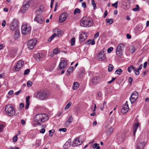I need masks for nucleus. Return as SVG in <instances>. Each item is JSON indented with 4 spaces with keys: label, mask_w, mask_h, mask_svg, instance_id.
Wrapping results in <instances>:
<instances>
[{
    "label": "nucleus",
    "mask_w": 149,
    "mask_h": 149,
    "mask_svg": "<svg viewBox=\"0 0 149 149\" xmlns=\"http://www.w3.org/2000/svg\"><path fill=\"white\" fill-rule=\"evenodd\" d=\"M49 95V94L48 91L42 90L38 91L35 93L33 97L40 100H44Z\"/></svg>",
    "instance_id": "f257e3e1"
},
{
    "label": "nucleus",
    "mask_w": 149,
    "mask_h": 149,
    "mask_svg": "<svg viewBox=\"0 0 149 149\" xmlns=\"http://www.w3.org/2000/svg\"><path fill=\"white\" fill-rule=\"evenodd\" d=\"M49 119L48 115L45 113L38 114L35 116V120L37 122V124L41 125V122H45Z\"/></svg>",
    "instance_id": "f03ea898"
},
{
    "label": "nucleus",
    "mask_w": 149,
    "mask_h": 149,
    "mask_svg": "<svg viewBox=\"0 0 149 149\" xmlns=\"http://www.w3.org/2000/svg\"><path fill=\"white\" fill-rule=\"evenodd\" d=\"M93 22L91 19H90L86 17H83L81 20L80 24L82 27H88L92 26Z\"/></svg>",
    "instance_id": "7ed1b4c3"
},
{
    "label": "nucleus",
    "mask_w": 149,
    "mask_h": 149,
    "mask_svg": "<svg viewBox=\"0 0 149 149\" xmlns=\"http://www.w3.org/2000/svg\"><path fill=\"white\" fill-rule=\"evenodd\" d=\"M5 111L9 116H13L15 113V111L13 106L10 104L6 106Z\"/></svg>",
    "instance_id": "20e7f679"
},
{
    "label": "nucleus",
    "mask_w": 149,
    "mask_h": 149,
    "mask_svg": "<svg viewBox=\"0 0 149 149\" xmlns=\"http://www.w3.org/2000/svg\"><path fill=\"white\" fill-rule=\"evenodd\" d=\"M31 27L26 24L23 25L21 27V32L22 34L26 35L30 32Z\"/></svg>",
    "instance_id": "39448f33"
},
{
    "label": "nucleus",
    "mask_w": 149,
    "mask_h": 149,
    "mask_svg": "<svg viewBox=\"0 0 149 149\" xmlns=\"http://www.w3.org/2000/svg\"><path fill=\"white\" fill-rule=\"evenodd\" d=\"M19 26L18 21L15 19H13L10 24V29L11 31H15Z\"/></svg>",
    "instance_id": "423d86ee"
},
{
    "label": "nucleus",
    "mask_w": 149,
    "mask_h": 149,
    "mask_svg": "<svg viewBox=\"0 0 149 149\" xmlns=\"http://www.w3.org/2000/svg\"><path fill=\"white\" fill-rule=\"evenodd\" d=\"M124 48V46L123 44H120L117 46L116 52L117 55L118 56H121L122 54V52Z\"/></svg>",
    "instance_id": "0eeeda50"
},
{
    "label": "nucleus",
    "mask_w": 149,
    "mask_h": 149,
    "mask_svg": "<svg viewBox=\"0 0 149 149\" xmlns=\"http://www.w3.org/2000/svg\"><path fill=\"white\" fill-rule=\"evenodd\" d=\"M29 4L28 1H25L23 4V6L21 8L20 10L22 13L25 12L26 10H27L29 8Z\"/></svg>",
    "instance_id": "6e6552de"
},
{
    "label": "nucleus",
    "mask_w": 149,
    "mask_h": 149,
    "mask_svg": "<svg viewBox=\"0 0 149 149\" xmlns=\"http://www.w3.org/2000/svg\"><path fill=\"white\" fill-rule=\"evenodd\" d=\"M37 40L36 39L29 40L27 43V46L29 48L33 49L37 43Z\"/></svg>",
    "instance_id": "1a4fd4ad"
},
{
    "label": "nucleus",
    "mask_w": 149,
    "mask_h": 149,
    "mask_svg": "<svg viewBox=\"0 0 149 149\" xmlns=\"http://www.w3.org/2000/svg\"><path fill=\"white\" fill-rule=\"evenodd\" d=\"M138 97V93L134 91L131 94L130 98V100L132 103H134Z\"/></svg>",
    "instance_id": "9d476101"
},
{
    "label": "nucleus",
    "mask_w": 149,
    "mask_h": 149,
    "mask_svg": "<svg viewBox=\"0 0 149 149\" xmlns=\"http://www.w3.org/2000/svg\"><path fill=\"white\" fill-rule=\"evenodd\" d=\"M97 58L99 61H102L106 58L105 54L103 52H100L97 55Z\"/></svg>",
    "instance_id": "9b49d317"
},
{
    "label": "nucleus",
    "mask_w": 149,
    "mask_h": 149,
    "mask_svg": "<svg viewBox=\"0 0 149 149\" xmlns=\"http://www.w3.org/2000/svg\"><path fill=\"white\" fill-rule=\"evenodd\" d=\"M67 15L68 14L66 13H64L61 14L59 16V22L61 23L64 21L66 19Z\"/></svg>",
    "instance_id": "f8f14e48"
},
{
    "label": "nucleus",
    "mask_w": 149,
    "mask_h": 149,
    "mask_svg": "<svg viewBox=\"0 0 149 149\" xmlns=\"http://www.w3.org/2000/svg\"><path fill=\"white\" fill-rule=\"evenodd\" d=\"M24 63V62L20 60L19 61L16 66L15 67V70L16 71H19L22 67Z\"/></svg>",
    "instance_id": "ddd939ff"
},
{
    "label": "nucleus",
    "mask_w": 149,
    "mask_h": 149,
    "mask_svg": "<svg viewBox=\"0 0 149 149\" xmlns=\"http://www.w3.org/2000/svg\"><path fill=\"white\" fill-rule=\"evenodd\" d=\"M79 138H77L75 139L72 144V146L74 147L80 145L82 144V142L80 140Z\"/></svg>",
    "instance_id": "4468645a"
},
{
    "label": "nucleus",
    "mask_w": 149,
    "mask_h": 149,
    "mask_svg": "<svg viewBox=\"0 0 149 149\" xmlns=\"http://www.w3.org/2000/svg\"><path fill=\"white\" fill-rule=\"evenodd\" d=\"M129 110V107L127 101L126 103L123 106V107L121 110V112L123 113H125L127 112Z\"/></svg>",
    "instance_id": "2eb2a0df"
},
{
    "label": "nucleus",
    "mask_w": 149,
    "mask_h": 149,
    "mask_svg": "<svg viewBox=\"0 0 149 149\" xmlns=\"http://www.w3.org/2000/svg\"><path fill=\"white\" fill-rule=\"evenodd\" d=\"M34 20L38 23L41 24L44 22V19L43 17L40 15H37L35 18Z\"/></svg>",
    "instance_id": "dca6fc26"
},
{
    "label": "nucleus",
    "mask_w": 149,
    "mask_h": 149,
    "mask_svg": "<svg viewBox=\"0 0 149 149\" xmlns=\"http://www.w3.org/2000/svg\"><path fill=\"white\" fill-rule=\"evenodd\" d=\"M44 6L43 5H41L39 8L36 11V13L37 15H40L41 14L44 10Z\"/></svg>",
    "instance_id": "f3484780"
},
{
    "label": "nucleus",
    "mask_w": 149,
    "mask_h": 149,
    "mask_svg": "<svg viewBox=\"0 0 149 149\" xmlns=\"http://www.w3.org/2000/svg\"><path fill=\"white\" fill-rule=\"evenodd\" d=\"M67 65L66 63L65 60H62L60 63L58 67L60 69L64 68Z\"/></svg>",
    "instance_id": "a211bd4d"
},
{
    "label": "nucleus",
    "mask_w": 149,
    "mask_h": 149,
    "mask_svg": "<svg viewBox=\"0 0 149 149\" xmlns=\"http://www.w3.org/2000/svg\"><path fill=\"white\" fill-rule=\"evenodd\" d=\"M86 38V34L84 32H82L79 36L80 41L81 43L84 41Z\"/></svg>",
    "instance_id": "6ab92c4d"
},
{
    "label": "nucleus",
    "mask_w": 149,
    "mask_h": 149,
    "mask_svg": "<svg viewBox=\"0 0 149 149\" xmlns=\"http://www.w3.org/2000/svg\"><path fill=\"white\" fill-rule=\"evenodd\" d=\"M146 143L144 142H139L137 144L136 149H143Z\"/></svg>",
    "instance_id": "aec40b11"
},
{
    "label": "nucleus",
    "mask_w": 149,
    "mask_h": 149,
    "mask_svg": "<svg viewBox=\"0 0 149 149\" xmlns=\"http://www.w3.org/2000/svg\"><path fill=\"white\" fill-rule=\"evenodd\" d=\"M42 54L40 53H37L36 54H34L33 57L37 62H39L40 61L41 56Z\"/></svg>",
    "instance_id": "412c9836"
},
{
    "label": "nucleus",
    "mask_w": 149,
    "mask_h": 149,
    "mask_svg": "<svg viewBox=\"0 0 149 149\" xmlns=\"http://www.w3.org/2000/svg\"><path fill=\"white\" fill-rule=\"evenodd\" d=\"M139 125V124L137 123H136L134 124L133 126V135L134 136H135L136 132L138 128Z\"/></svg>",
    "instance_id": "4be33fe9"
},
{
    "label": "nucleus",
    "mask_w": 149,
    "mask_h": 149,
    "mask_svg": "<svg viewBox=\"0 0 149 149\" xmlns=\"http://www.w3.org/2000/svg\"><path fill=\"white\" fill-rule=\"evenodd\" d=\"M98 77H94L92 79L91 83L93 84H96L98 82Z\"/></svg>",
    "instance_id": "5701e85b"
},
{
    "label": "nucleus",
    "mask_w": 149,
    "mask_h": 149,
    "mask_svg": "<svg viewBox=\"0 0 149 149\" xmlns=\"http://www.w3.org/2000/svg\"><path fill=\"white\" fill-rule=\"evenodd\" d=\"M8 54L11 57L13 58L15 56L16 52L15 50H10L8 52Z\"/></svg>",
    "instance_id": "b1692460"
},
{
    "label": "nucleus",
    "mask_w": 149,
    "mask_h": 149,
    "mask_svg": "<svg viewBox=\"0 0 149 149\" xmlns=\"http://www.w3.org/2000/svg\"><path fill=\"white\" fill-rule=\"evenodd\" d=\"M73 69L74 67L73 66H72L69 68L67 70V72L66 73V74L67 76L69 75L70 74L73 72Z\"/></svg>",
    "instance_id": "393cba45"
},
{
    "label": "nucleus",
    "mask_w": 149,
    "mask_h": 149,
    "mask_svg": "<svg viewBox=\"0 0 149 149\" xmlns=\"http://www.w3.org/2000/svg\"><path fill=\"white\" fill-rule=\"evenodd\" d=\"M30 97L29 96L26 97V105L25 106V108L26 109H28L29 105V99Z\"/></svg>",
    "instance_id": "a878e982"
},
{
    "label": "nucleus",
    "mask_w": 149,
    "mask_h": 149,
    "mask_svg": "<svg viewBox=\"0 0 149 149\" xmlns=\"http://www.w3.org/2000/svg\"><path fill=\"white\" fill-rule=\"evenodd\" d=\"M79 85L77 82H74V83L73 85L72 86V88L74 90L77 89L79 87Z\"/></svg>",
    "instance_id": "bb28decb"
},
{
    "label": "nucleus",
    "mask_w": 149,
    "mask_h": 149,
    "mask_svg": "<svg viewBox=\"0 0 149 149\" xmlns=\"http://www.w3.org/2000/svg\"><path fill=\"white\" fill-rule=\"evenodd\" d=\"M113 128L111 127L109 128L107 131V134L108 135H110L113 133Z\"/></svg>",
    "instance_id": "cd10ccee"
},
{
    "label": "nucleus",
    "mask_w": 149,
    "mask_h": 149,
    "mask_svg": "<svg viewBox=\"0 0 149 149\" xmlns=\"http://www.w3.org/2000/svg\"><path fill=\"white\" fill-rule=\"evenodd\" d=\"M54 31L55 32L54 33L56 34V36H57L58 37L60 36L61 31L59 29H55Z\"/></svg>",
    "instance_id": "c85d7f7f"
},
{
    "label": "nucleus",
    "mask_w": 149,
    "mask_h": 149,
    "mask_svg": "<svg viewBox=\"0 0 149 149\" xmlns=\"http://www.w3.org/2000/svg\"><path fill=\"white\" fill-rule=\"evenodd\" d=\"M60 52V49L58 48H56L53 50V53L55 54H56Z\"/></svg>",
    "instance_id": "c756f323"
},
{
    "label": "nucleus",
    "mask_w": 149,
    "mask_h": 149,
    "mask_svg": "<svg viewBox=\"0 0 149 149\" xmlns=\"http://www.w3.org/2000/svg\"><path fill=\"white\" fill-rule=\"evenodd\" d=\"M85 72V69L83 68H81L80 69V71L79 72V75L80 76H81L84 74Z\"/></svg>",
    "instance_id": "7c9ffc66"
},
{
    "label": "nucleus",
    "mask_w": 149,
    "mask_h": 149,
    "mask_svg": "<svg viewBox=\"0 0 149 149\" xmlns=\"http://www.w3.org/2000/svg\"><path fill=\"white\" fill-rule=\"evenodd\" d=\"M113 68V66L111 64H109V65L108 68V71L109 72H111Z\"/></svg>",
    "instance_id": "2f4dec72"
},
{
    "label": "nucleus",
    "mask_w": 149,
    "mask_h": 149,
    "mask_svg": "<svg viewBox=\"0 0 149 149\" xmlns=\"http://www.w3.org/2000/svg\"><path fill=\"white\" fill-rule=\"evenodd\" d=\"M72 117L71 116H70L67 121L65 123V124H66L68 123H71L72 122Z\"/></svg>",
    "instance_id": "473e14b6"
},
{
    "label": "nucleus",
    "mask_w": 149,
    "mask_h": 149,
    "mask_svg": "<svg viewBox=\"0 0 149 149\" xmlns=\"http://www.w3.org/2000/svg\"><path fill=\"white\" fill-rule=\"evenodd\" d=\"M81 12V11L78 8H76L74 10V14L75 15L77 13L80 14V13Z\"/></svg>",
    "instance_id": "72a5a7b5"
},
{
    "label": "nucleus",
    "mask_w": 149,
    "mask_h": 149,
    "mask_svg": "<svg viewBox=\"0 0 149 149\" xmlns=\"http://www.w3.org/2000/svg\"><path fill=\"white\" fill-rule=\"evenodd\" d=\"M134 67L133 66V65H131L130 67H128L127 68L128 71L129 72H131L132 70H134Z\"/></svg>",
    "instance_id": "f704fd0d"
},
{
    "label": "nucleus",
    "mask_w": 149,
    "mask_h": 149,
    "mask_svg": "<svg viewBox=\"0 0 149 149\" xmlns=\"http://www.w3.org/2000/svg\"><path fill=\"white\" fill-rule=\"evenodd\" d=\"M106 22L107 23H108L110 24H111L113 22V20L112 19H106Z\"/></svg>",
    "instance_id": "c9c22d12"
},
{
    "label": "nucleus",
    "mask_w": 149,
    "mask_h": 149,
    "mask_svg": "<svg viewBox=\"0 0 149 149\" xmlns=\"http://www.w3.org/2000/svg\"><path fill=\"white\" fill-rule=\"evenodd\" d=\"M99 145V144H98L97 143H95L93 145V148L94 149L96 148V149H100V147L98 146Z\"/></svg>",
    "instance_id": "e433bc0d"
},
{
    "label": "nucleus",
    "mask_w": 149,
    "mask_h": 149,
    "mask_svg": "<svg viewBox=\"0 0 149 149\" xmlns=\"http://www.w3.org/2000/svg\"><path fill=\"white\" fill-rule=\"evenodd\" d=\"M75 38L74 37H73L71 40V45L73 46L75 45Z\"/></svg>",
    "instance_id": "4c0bfd02"
},
{
    "label": "nucleus",
    "mask_w": 149,
    "mask_h": 149,
    "mask_svg": "<svg viewBox=\"0 0 149 149\" xmlns=\"http://www.w3.org/2000/svg\"><path fill=\"white\" fill-rule=\"evenodd\" d=\"M56 36V34L54 33L49 38L48 40V41L49 42L51 41L52 39L54 38Z\"/></svg>",
    "instance_id": "58836bf2"
},
{
    "label": "nucleus",
    "mask_w": 149,
    "mask_h": 149,
    "mask_svg": "<svg viewBox=\"0 0 149 149\" xmlns=\"http://www.w3.org/2000/svg\"><path fill=\"white\" fill-rule=\"evenodd\" d=\"M55 132L54 130H52L49 131V136L50 137H52L54 134Z\"/></svg>",
    "instance_id": "ea45409f"
},
{
    "label": "nucleus",
    "mask_w": 149,
    "mask_h": 149,
    "mask_svg": "<svg viewBox=\"0 0 149 149\" xmlns=\"http://www.w3.org/2000/svg\"><path fill=\"white\" fill-rule=\"evenodd\" d=\"M122 72V70L121 69H118L115 71L116 73L117 74H120V73Z\"/></svg>",
    "instance_id": "a19ab883"
},
{
    "label": "nucleus",
    "mask_w": 149,
    "mask_h": 149,
    "mask_svg": "<svg viewBox=\"0 0 149 149\" xmlns=\"http://www.w3.org/2000/svg\"><path fill=\"white\" fill-rule=\"evenodd\" d=\"M70 147L69 144H68V143H65L63 146V148L65 149H67Z\"/></svg>",
    "instance_id": "79ce46f5"
},
{
    "label": "nucleus",
    "mask_w": 149,
    "mask_h": 149,
    "mask_svg": "<svg viewBox=\"0 0 149 149\" xmlns=\"http://www.w3.org/2000/svg\"><path fill=\"white\" fill-rule=\"evenodd\" d=\"M19 36V31L18 30L16 31L15 33V34L14 37L16 38H17Z\"/></svg>",
    "instance_id": "37998d69"
},
{
    "label": "nucleus",
    "mask_w": 149,
    "mask_h": 149,
    "mask_svg": "<svg viewBox=\"0 0 149 149\" xmlns=\"http://www.w3.org/2000/svg\"><path fill=\"white\" fill-rule=\"evenodd\" d=\"M136 8H133L132 9V10L134 11H139L140 10V8H139V5H136Z\"/></svg>",
    "instance_id": "c03bdc74"
},
{
    "label": "nucleus",
    "mask_w": 149,
    "mask_h": 149,
    "mask_svg": "<svg viewBox=\"0 0 149 149\" xmlns=\"http://www.w3.org/2000/svg\"><path fill=\"white\" fill-rule=\"evenodd\" d=\"M72 104V102H69L66 105V107H65V110H67L68 109V108H69L71 106V104Z\"/></svg>",
    "instance_id": "a18cd8bd"
},
{
    "label": "nucleus",
    "mask_w": 149,
    "mask_h": 149,
    "mask_svg": "<svg viewBox=\"0 0 149 149\" xmlns=\"http://www.w3.org/2000/svg\"><path fill=\"white\" fill-rule=\"evenodd\" d=\"M91 4L94 8V9H95L96 8V4L95 3V1L92 0L91 1Z\"/></svg>",
    "instance_id": "49530a36"
},
{
    "label": "nucleus",
    "mask_w": 149,
    "mask_h": 149,
    "mask_svg": "<svg viewBox=\"0 0 149 149\" xmlns=\"http://www.w3.org/2000/svg\"><path fill=\"white\" fill-rule=\"evenodd\" d=\"M134 72H135V73L136 75H138L139 74V70L138 69H135V68H134V69L133 70Z\"/></svg>",
    "instance_id": "de8ad7c7"
},
{
    "label": "nucleus",
    "mask_w": 149,
    "mask_h": 149,
    "mask_svg": "<svg viewBox=\"0 0 149 149\" xmlns=\"http://www.w3.org/2000/svg\"><path fill=\"white\" fill-rule=\"evenodd\" d=\"M17 136L18 135H16L13 138V141L14 142H16L17 140Z\"/></svg>",
    "instance_id": "09e8293b"
},
{
    "label": "nucleus",
    "mask_w": 149,
    "mask_h": 149,
    "mask_svg": "<svg viewBox=\"0 0 149 149\" xmlns=\"http://www.w3.org/2000/svg\"><path fill=\"white\" fill-rule=\"evenodd\" d=\"M118 1H117L115 3H113L112 4V6L113 7L115 8H117L118 7Z\"/></svg>",
    "instance_id": "8fccbe9b"
},
{
    "label": "nucleus",
    "mask_w": 149,
    "mask_h": 149,
    "mask_svg": "<svg viewBox=\"0 0 149 149\" xmlns=\"http://www.w3.org/2000/svg\"><path fill=\"white\" fill-rule=\"evenodd\" d=\"M32 84H33V83L32 82H31L29 81H27V86L28 87H30V86H31L32 85Z\"/></svg>",
    "instance_id": "3c124183"
},
{
    "label": "nucleus",
    "mask_w": 149,
    "mask_h": 149,
    "mask_svg": "<svg viewBox=\"0 0 149 149\" xmlns=\"http://www.w3.org/2000/svg\"><path fill=\"white\" fill-rule=\"evenodd\" d=\"M30 71V70L29 69H26L25 70L24 74V75L28 74L29 73Z\"/></svg>",
    "instance_id": "603ef678"
},
{
    "label": "nucleus",
    "mask_w": 149,
    "mask_h": 149,
    "mask_svg": "<svg viewBox=\"0 0 149 149\" xmlns=\"http://www.w3.org/2000/svg\"><path fill=\"white\" fill-rule=\"evenodd\" d=\"M113 48L112 47H110L108 49L107 52L108 53H110L113 50Z\"/></svg>",
    "instance_id": "864d4df0"
},
{
    "label": "nucleus",
    "mask_w": 149,
    "mask_h": 149,
    "mask_svg": "<svg viewBox=\"0 0 149 149\" xmlns=\"http://www.w3.org/2000/svg\"><path fill=\"white\" fill-rule=\"evenodd\" d=\"M66 130L67 129L66 128H60L59 130V131H63L64 132H66Z\"/></svg>",
    "instance_id": "5fc2aeb1"
},
{
    "label": "nucleus",
    "mask_w": 149,
    "mask_h": 149,
    "mask_svg": "<svg viewBox=\"0 0 149 149\" xmlns=\"http://www.w3.org/2000/svg\"><path fill=\"white\" fill-rule=\"evenodd\" d=\"M131 50L132 53L135 52L136 51V49L134 46H132V47Z\"/></svg>",
    "instance_id": "6e6d98bb"
},
{
    "label": "nucleus",
    "mask_w": 149,
    "mask_h": 149,
    "mask_svg": "<svg viewBox=\"0 0 149 149\" xmlns=\"http://www.w3.org/2000/svg\"><path fill=\"white\" fill-rule=\"evenodd\" d=\"M133 81V79L131 77H130L128 79V82L130 83V84H131Z\"/></svg>",
    "instance_id": "4d7b16f0"
},
{
    "label": "nucleus",
    "mask_w": 149,
    "mask_h": 149,
    "mask_svg": "<svg viewBox=\"0 0 149 149\" xmlns=\"http://www.w3.org/2000/svg\"><path fill=\"white\" fill-rule=\"evenodd\" d=\"M36 144L37 145H38V146H39L41 144V141L40 140H38V141H36Z\"/></svg>",
    "instance_id": "13d9d810"
},
{
    "label": "nucleus",
    "mask_w": 149,
    "mask_h": 149,
    "mask_svg": "<svg viewBox=\"0 0 149 149\" xmlns=\"http://www.w3.org/2000/svg\"><path fill=\"white\" fill-rule=\"evenodd\" d=\"M6 25V21L5 20H3L2 23V26L3 27H5Z\"/></svg>",
    "instance_id": "bf43d9fd"
},
{
    "label": "nucleus",
    "mask_w": 149,
    "mask_h": 149,
    "mask_svg": "<svg viewBox=\"0 0 149 149\" xmlns=\"http://www.w3.org/2000/svg\"><path fill=\"white\" fill-rule=\"evenodd\" d=\"M45 130L44 128H43L42 129H41L40 131V133L43 134L45 133Z\"/></svg>",
    "instance_id": "052dcab7"
},
{
    "label": "nucleus",
    "mask_w": 149,
    "mask_h": 149,
    "mask_svg": "<svg viewBox=\"0 0 149 149\" xmlns=\"http://www.w3.org/2000/svg\"><path fill=\"white\" fill-rule=\"evenodd\" d=\"M22 92V90H20L19 91L17 92H16L15 93V95H19V94L21 93Z\"/></svg>",
    "instance_id": "680f3d73"
},
{
    "label": "nucleus",
    "mask_w": 149,
    "mask_h": 149,
    "mask_svg": "<svg viewBox=\"0 0 149 149\" xmlns=\"http://www.w3.org/2000/svg\"><path fill=\"white\" fill-rule=\"evenodd\" d=\"M99 36V32H97L95 35L94 38H96L98 37Z\"/></svg>",
    "instance_id": "e2e57ef3"
},
{
    "label": "nucleus",
    "mask_w": 149,
    "mask_h": 149,
    "mask_svg": "<svg viewBox=\"0 0 149 149\" xmlns=\"http://www.w3.org/2000/svg\"><path fill=\"white\" fill-rule=\"evenodd\" d=\"M24 104L23 103H21L19 105V107L21 109L23 108L24 107Z\"/></svg>",
    "instance_id": "0e129e2a"
},
{
    "label": "nucleus",
    "mask_w": 149,
    "mask_h": 149,
    "mask_svg": "<svg viewBox=\"0 0 149 149\" xmlns=\"http://www.w3.org/2000/svg\"><path fill=\"white\" fill-rule=\"evenodd\" d=\"M108 12L107 10H106L104 12V17H105L107 15Z\"/></svg>",
    "instance_id": "69168bd1"
},
{
    "label": "nucleus",
    "mask_w": 149,
    "mask_h": 149,
    "mask_svg": "<svg viewBox=\"0 0 149 149\" xmlns=\"http://www.w3.org/2000/svg\"><path fill=\"white\" fill-rule=\"evenodd\" d=\"M14 92L13 90H10L8 93V94L9 95H10L13 94Z\"/></svg>",
    "instance_id": "338daca9"
},
{
    "label": "nucleus",
    "mask_w": 149,
    "mask_h": 149,
    "mask_svg": "<svg viewBox=\"0 0 149 149\" xmlns=\"http://www.w3.org/2000/svg\"><path fill=\"white\" fill-rule=\"evenodd\" d=\"M82 6L84 8L86 7V4L85 2H83L82 3Z\"/></svg>",
    "instance_id": "774afa93"
}]
</instances>
